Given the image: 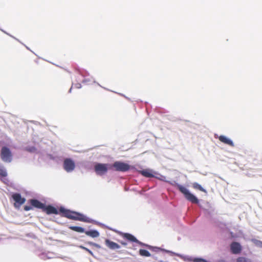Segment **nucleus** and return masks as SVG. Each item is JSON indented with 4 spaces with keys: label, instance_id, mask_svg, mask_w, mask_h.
<instances>
[{
    "label": "nucleus",
    "instance_id": "nucleus-1",
    "mask_svg": "<svg viewBox=\"0 0 262 262\" xmlns=\"http://www.w3.org/2000/svg\"><path fill=\"white\" fill-rule=\"evenodd\" d=\"M59 212L62 213V216L68 219L85 222H88L87 217L79 212L71 211L62 207L59 209Z\"/></svg>",
    "mask_w": 262,
    "mask_h": 262
},
{
    "label": "nucleus",
    "instance_id": "nucleus-2",
    "mask_svg": "<svg viewBox=\"0 0 262 262\" xmlns=\"http://www.w3.org/2000/svg\"><path fill=\"white\" fill-rule=\"evenodd\" d=\"M175 186L179 191L184 194L185 198L188 201L194 204L199 203V201L198 198L193 194L191 193L186 187L179 184H176Z\"/></svg>",
    "mask_w": 262,
    "mask_h": 262
},
{
    "label": "nucleus",
    "instance_id": "nucleus-3",
    "mask_svg": "<svg viewBox=\"0 0 262 262\" xmlns=\"http://www.w3.org/2000/svg\"><path fill=\"white\" fill-rule=\"evenodd\" d=\"M109 164L96 163L94 166V170L97 174L102 176L105 174L108 168H111V167H108Z\"/></svg>",
    "mask_w": 262,
    "mask_h": 262
},
{
    "label": "nucleus",
    "instance_id": "nucleus-4",
    "mask_svg": "<svg viewBox=\"0 0 262 262\" xmlns=\"http://www.w3.org/2000/svg\"><path fill=\"white\" fill-rule=\"evenodd\" d=\"M130 167L128 164L120 161H116L111 166V167L114 168L115 170L123 172L128 171Z\"/></svg>",
    "mask_w": 262,
    "mask_h": 262
},
{
    "label": "nucleus",
    "instance_id": "nucleus-5",
    "mask_svg": "<svg viewBox=\"0 0 262 262\" xmlns=\"http://www.w3.org/2000/svg\"><path fill=\"white\" fill-rule=\"evenodd\" d=\"M1 157L2 160L5 162L9 163L12 160L11 152L8 147L5 146L2 148Z\"/></svg>",
    "mask_w": 262,
    "mask_h": 262
},
{
    "label": "nucleus",
    "instance_id": "nucleus-6",
    "mask_svg": "<svg viewBox=\"0 0 262 262\" xmlns=\"http://www.w3.org/2000/svg\"><path fill=\"white\" fill-rule=\"evenodd\" d=\"M75 167L74 162L71 159H66L63 162V168L64 170L69 172L72 171Z\"/></svg>",
    "mask_w": 262,
    "mask_h": 262
},
{
    "label": "nucleus",
    "instance_id": "nucleus-7",
    "mask_svg": "<svg viewBox=\"0 0 262 262\" xmlns=\"http://www.w3.org/2000/svg\"><path fill=\"white\" fill-rule=\"evenodd\" d=\"M12 197L15 201L14 206L15 207H19L26 201V199L24 198H22L20 194L18 193H15L12 194Z\"/></svg>",
    "mask_w": 262,
    "mask_h": 262
},
{
    "label": "nucleus",
    "instance_id": "nucleus-8",
    "mask_svg": "<svg viewBox=\"0 0 262 262\" xmlns=\"http://www.w3.org/2000/svg\"><path fill=\"white\" fill-rule=\"evenodd\" d=\"M121 236L130 242H135L141 246H144L145 245L142 242L138 241L134 235L128 233H121Z\"/></svg>",
    "mask_w": 262,
    "mask_h": 262
},
{
    "label": "nucleus",
    "instance_id": "nucleus-9",
    "mask_svg": "<svg viewBox=\"0 0 262 262\" xmlns=\"http://www.w3.org/2000/svg\"><path fill=\"white\" fill-rule=\"evenodd\" d=\"M230 250L233 254H238L241 252L242 247L239 243L234 242L230 245Z\"/></svg>",
    "mask_w": 262,
    "mask_h": 262
},
{
    "label": "nucleus",
    "instance_id": "nucleus-10",
    "mask_svg": "<svg viewBox=\"0 0 262 262\" xmlns=\"http://www.w3.org/2000/svg\"><path fill=\"white\" fill-rule=\"evenodd\" d=\"M29 202L31 206L35 208L41 209L42 210L45 208V204L36 199H31Z\"/></svg>",
    "mask_w": 262,
    "mask_h": 262
},
{
    "label": "nucleus",
    "instance_id": "nucleus-11",
    "mask_svg": "<svg viewBox=\"0 0 262 262\" xmlns=\"http://www.w3.org/2000/svg\"><path fill=\"white\" fill-rule=\"evenodd\" d=\"M105 244L108 248L112 250L118 249L120 248V245H119L118 244L111 241L108 239H105Z\"/></svg>",
    "mask_w": 262,
    "mask_h": 262
},
{
    "label": "nucleus",
    "instance_id": "nucleus-12",
    "mask_svg": "<svg viewBox=\"0 0 262 262\" xmlns=\"http://www.w3.org/2000/svg\"><path fill=\"white\" fill-rule=\"evenodd\" d=\"M43 210L45 211L48 214H57L58 213L57 209L54 207L52 206L51 205H49L47 206H46L45 205V208L43 209Z\"/></svg>",
    "mask_w": 262,
    "mask_h": 262
},
{
    "label": "nucleus",
    "instance_id": "nucleus-13",
    "mask_svg": "<svg viewBox=\"0 0 262 262\" xmlns=\"http://www.w3.org/2000/svg\"><path fill=\"white\" fill-rule=\"evenodd\" d=\"M140 173L143 176L147 178H152L154 177L152 170L146 169L140 171Z\"/></svg>",
    "mask_w": 262,
    "mask_h": 262
},
{
    "label": "nucleus",
    "instance_id": "nucleus-14",
    "mask_svg": "<svg viewBox=\"0 0 262 262\" xmlns=\"http://www.w3.org/2000/svg\"><path fill=\"white\" fill-rule=\"evenodd\" d=\"M85 233L91 237H97L99 236V233L96 230H91L85 231Z\"/></svg>",
    "mask_w": 262,
    "mask_h": 262
},
{
    "label": "nucleus",
    "instance_id": "nucleus-15",
    "mask_svg": "<svg viewBox=\"0 0 262 262\" xmlns=\"http://www.w3.org/2000/svg\"><path fill=\"white\" fill-rule=\"evenodd\" d=\"M69 228L71 230L74 231L75 232H79V233L85 232L84 229L82 227H81L71 226L69 227Z\"/></svg>",
    "mask_w": 262,
    "mask_h": 262
},
{
    "label": "nucleus",
    "instance_id": "nucleus-16",
    "mask_svg": "<svg viewBox=\"0 0 262 262\" xmlns=\"http://www.w3.org/2000/svg\"><path fill=\"white\" fill-rule=\"evenodd\" d=\"M192 187L194 189H198L202 192H204L205 193H207V191L206 190L204 189L201 185H200L199 184H198V183H193L192 184Z\"/></svg>",
    "mask_w": 262,
    "mask_h": 262
},
{
    "label": "nucleus",
    "instance_id": "nucleus-17",
    "mask_svg": "<svg viewBox=\"0 0 262 262\" xmlns=\"http://www.w3.org/2000/svg\"><path fill=\"white\" fill-rule=\"evenodd\" d=\"M236 262H252V261L248 258L240 256L236 258Z\"/></svg>",
    "mask_w": 262,
    "mask_h": 262
},
{
    "label": "nucleus",
    "instance_id": "nucleus-18",
    "mask_svg": "<svg viewBox=\"0 0 262 262\" xmlns=\"http://www.w3.org/2000/svg\"><path fill=\"white\" fill-rule=\"evenodd\" d=\"M139 252L140 255L142 256L149 257L150 256V253L146 250L140 249Z\"/></svg>",
    "mask_w": 262,
    "mask_h": 262
},
{
    "label": "nucleus",
    "instance_id": "nucleus-19",
    "mask_svg": "<svg viewBox=\"0 0 262 262\" xmlns=\"http://www.w3.org/2000/svg\"><path fill=\"white\" fill-rule=\"evenodd\" d=\"M25 150L30 152H35L36 148L34 146H28L25 148Z\"/></svg>",
    "mask_w": 262,
    "mask_h": 262
},
{
    "label": "nucleus",
    "instance_id": "nucleus-20",
    "mask_svg": "<svg viewBox=\"0 0 262 262\" xmlns=\"http://www.w3.org/2000/svg\"><path fill=\"white\" fill-rule=\"evenodd\" d=\"M0 176L2 177H5L7 176L6 171L1 166H0Z\"/></svg>",
    "mask_w": 262,
    "mask_h": 262
},
{
    "label": "nucleus",
    "instance_id": "nucleus-21",
    "mask_svg": "<svg viewBox=\"0 0 262 262\" xmlns=\"http://www.w3.org/2000/svg\"><path fill=\"white\" fill-rule=\"evenodd\" d=\"M192 260L193 262H207V260L202 258H195Z\"/></svg>",
    "mask_w": 262,
    "mask_h": 262
},
{
    "label": "nucleus",
    "instance_id": "nucleus-22",
    "mask_svg": "<svg viewBox=\"0 0 262 262\" xmlns=\"http://www.w3.org/2000/svg\"><path fill=\"white\" fill-rule=\"evenodd\" d=\"M255 244L258 247L262 248V242L258 240H256L255 242Z\"/></svg>",
    "mask_w": 262,
    "mask_h": 262
},
{
    "label": "nucleus",
    "instance_id": "nucleus-23",
    "mask_svg": "<svg viewBox=\"0 0 262 262\" xmlns=\"http://www.w3.org/2000/svg\"><path fill=\"white\" fill-rule=\"evenodd\" d=\"M80 247L84 250L85 251H87L89 254H90L91 255H93V252L90 250H89V249H88L87 248L85 247H83V246H80Z\"/></svg>",
    "mask_w": 262,
    "mask_h": 262
},
{
    "label": "nucleus",
    "instance_id": "nucleus-24",
    "mask_svg": "<svg viewBox=\"0 0 262 262\" xmlns=\"http://www.w3.org/2000/svg\"><path fill=\"white\" fill-rule=\"evenodd\" d=\"M89 244L91 245H92L96 248H100V246L98 244H96V243H92V242H90L89 243Z\"/></svg>",
    "mask_w": 262,
    "mask_h": 262
},
{
    "label": "nucleus",
    "instance_id": "nucleus-25",
    "mask_svg": "<svg viewBox=\"0 0 262 262\" xmlns=\"http://www.w3.org/2000/svg\"><path fill=\"white\" fill-rule=\"evenodd\" d=\"M32 209V207L31 206H25L24 207V210L25 211H29V210H30Z\"/></svg>",
    "mask_w": 262,
    "mask_h": 262
},
{
    "label": "nucleus",
    "instance_id": "nucleus-26",
    "mask_svg": "<svg viewBox=\"0 0 262 262\" xmlns=\"http://www.w3.org/2000/svg\"><path fill=\"white\" fill-rule=\"evenodd\" d=\"M120 243L123 246H126L127 245V243L124 242H120Z\"/></svg>",
    "mask_w": 262,
    "mask_h": 262
}]
</instances>
